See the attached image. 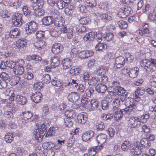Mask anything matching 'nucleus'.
<instances>
[{
	"label": "nucleus",
	"mask_w": 156,
	"mask_h": 156,
	"mask_svg": "<svg viewBox=\"0 0 156 156\" xmlns=\"http://www.w3.org/2000/svg\"><path fill=\"white\" fill-rule=\"evenodd\" d=\"M107 44L103 43L98 42L96 45L95 48L96 51H101L103 49H105L107 48Z\"/></svg>",
	"instance_id": "473e14b6"
},
{
	"label": "nucleus",
	"mask_w": 156,
	"mask_h": 156,
	"mask_svg": "<svg viewBox=\"0 0 156 156\" xmlns=\"http://www.w3.org/2000/svg\"><path fill=\"white\" fill-rule=\"evenodd\" d=\"M23 19L20 20H12V22L16 26L20 27L21 26L23 23Z\"/></svg>",
	"instance_id": "052dcab7"
},
{
	"label": "nucleus",
	"mask_w": 156,
	"mask_h": 156,
	"mask_svg": "<svg viewBox=\"0 0 156 156\" xmlns=\"http://www.w3.org/2000/svg\"><path fill=\"white\" fill-rule=\"evenodd\" d=\"M65 115L66 116V118H69L71 119L76 117V114L74 111L73 110L66 111L65 112Z\"/></svg>",
	"instance_id": "ea45409f"
},
{
	"label": "nucleus",
	"mask_w": 156,
	"mask_h": 156,
	"mask_svg": "<svg viewBox=\"0 0 156 156\" xmlns=\"http://www.w3.org/2000/svg\"><path fill=\"white\" fill-rule=\"evenodd\" d=\"M113 112L116 120H118L122 118L123 115L127 114L124 109H120L116 107L113 108Z\"/></svg>",
	"instance_id": "39448f33"
},
{
	"label": "nucleus",
	"mask_w": 156,
	"mask_h": 156,
	"mask_svg": "<svg viewBox=\"0 0 156 156\" xmlns=\"http://www.w3.org/2000/svg\"><path fill=\"white\" fill-rule=\"evenodd\" d=\"M19 30L17 28L12 29L9 32V36L11 38H18L20 35Z\"/></svg>",
	"instance_id": "5701e85b"
},
{
	"label": "nucleus",
	"mask_w": 156,
	"mask_h": 156,
	"mask_svg": "<svg viewBox=\"0 0 156 156\" xmlns=\"http://www.w3.org/2000/svg\"><path fill=\"white\" fill-rule=\"evenodd\" d=\"M139 69L138 67L131 69L129 72V76L132 78L136 77L139 73Z\"/></svg>",
	"instance_id": "bb28decb"
},
{
	"label": "nucleus",
	"mask_w": 156,
	"mask_h": 156,
	"mask_svg": "<svg viewBox=\"0 0 156 156\" xmlns=\"http://www.w3.org/2000/svg\"><path fill=\"white\" fill-rule=\"evenodd\" d=\"M45 42L43 40L37 41L34 43V45L37 49L41 50L44 48L45 46Z\"/></svg>",
	"instance_id": "c756f323"
},
{
	"label": "nucleus",
	"mask_w": 156,
	"mask_h": 156,
	"mask_svg": "<svg viewBox=\"0 0 156 156\" xmlns=\"http://www.w3.org/2000/svg\"><path fill=\"white\" fill-rule=\"evenodd\" d=\"M77 119L79 123L84 124L87 120V116L83 114L78 115L77 117Z\"/></svg>",
	"instance_id": "2f4dec72"
},
{
	"label": "nucleus",
	"mask_w": 156,
	"mask_h": 156,
	"mask_svg": "<svg viewBox=\"0 0 156 156\" xmlns=\"http://www.w3.org/2000/svg\"><path fill=\"white\" fill-rule=\"evenodd\" d=\"M90 22V20L87 17H84L80 18L79 20V23L82 25H86Z\"/></svg>",
	"instance_id": "8fccbe9b"
},
{
	"label": "nucleus",
	"mask_w": 156,
	"mask_h": 156,
	"mask_svg": "<svg viewBox=\"0 0 156 156\" xmlns=\"http://www.w3.org/2000/svg\"><path fill=\"white\" fill-rule=\"evenodd\" d=\"M65 2L62 0H58L56 2V5L59 9H62L65 7Z\"/></svg>",
	"instance_id": "13d9d810"
},
{
	"label": "nucleus",
	"mask_w": 156,
	"mask_h": 156,
	"mask_svg": "<svg viewBox=\"0 0 156 156\" xmlns=\"http://www.w3.org/2000/svg\"><path fill=\"white\" fill-rule=\"evenodd\" d=\"M27 41L25 39H19L16 42V46L18 48H23L27 45Z\"/></svg>",
	"instance_id": "cd10ccee"
},
{
	"label": "nucleus",
	"mask_w": 156,
	"mask_h": 156,
	"mask_svg": "<svg viewBox=\"0 0 156 156\" xmlns=\"http://www.w3.org/2000/svg\"><path fill=\"white\" fill-rule=\"evenodd\" d=\"M140 64L141 66L144 68L147 72L151 73L156 69V60L151 58L143 59L141 61Z\"/></svg>",
	"instance_id": "f03ea898"
},
{
	"label": "nucleus",
	"mask_w": 156,
	"mask_h": 156,
	"mask_svg": "<svg viewBox=\"0 0 156 156\" xmlns=\"http://www.w3.org/2000/svg\"><path fill=\"white\" fill-rule=\"evenodd\" d=\"M41 22L43 25L48 26L53 23L54 18L51 16H46L42 19Z\"/></svg>",
	"instance_id": "f3484780"
},
{
	"label": "nucleus",
	"mask_w": 156,
	"mask_h": 156,
	"mask_svg": "<svg viewBox=\"0 0 156 156\" xmlns=\"http://www.w3.org/2000/svg\"><path fill=\"white\" fill-rule=\"evenodd\" d=\"M58 130V128L54 126L51 127L47 132L45 135V137H47L49 136H51L55 134L57 130Z\"/></svg>",
	"instance_id": "7c9ffc66"
},
{
	"label": "nucleus",
	"mask_w": 156,
	"mask_h": 156,
	"mask_svg": "<svg viewBox=\"0 0 156 156\" xmlns=\"http://www.w3.org/2000/svg\"><path fill=\"white\" fill-rule=\"evenodd\" d=\"M128 124L131 128H135L140 125L139 118L137 117H132L128 121Z\"/></svg>",
	"instance_id": "6e6552de"
},
{
	"label": "nucleus",
	"mask_w": 156,
	"mask_h": 156,
	"mask_svg": "<svg viewBox=\"0 0 156 156\" xmlns=\"http://www.w3.org/2000/svg\"><path fill=\"white\" fill-rule=\"evenodd\" d=\"M85 4L87 6L90 7H94L96 5L94 0H87L85 1Z\"/></svg>",
	"instance_id": "603ef678"
},
{
	"label": "nucleus",
	"mask_w": 156,
	"mask_h": 156,
	"mask_svg": "<svg viewBox=\"0 0 156 156\" xmlns=\"http://www.w3.org/2000/svg\"><path fill=\"white\" fill-rule=\"evenodd\" d=\"M101 117L103 120H110L113 118V115L111 114H102L101 115Z\"/></svg>",
	"instance_id": "5fc2aeb1"
},
{
	"label": "nucleus",
	"mask_w": 156,
	"mask_h": 156,
	"mask_svg": "<svg viewBox=\"0 0 156 156\" xmlns=\"http://www.w3.org/2000/svg\"><path fill=\"white\" fill-rule=\"evenodd\" d=\"M63 47L60 43H55L52 46V52L55 54H60L63 50Z\"/></svg>",
	"instance_id": "1a4fd4ad"
},
{
	"label": "nucleus",
	"mask_w": 156,
	"mask_h": 156,
	"mask_svg": "<svg viewBox=\"0 0 156 156\" xmlns=\"http://www.w3.org/2000/svg\"><path fill=\"white\" fill-rule=\"evenodd\" d=\"M24 71L23 67L21 65H18L15 66L13 69L14 74L16 75H22Z\"/></svg>",
	"instance_id": "aec40b11"
},
{
	"label": "nucleus",
	"mask_w": 156,
	"mask_h": 156,
	"mask_svg": "<svg viewBox=\"0 0 156 156\" xmlns=\"http://www.w3.org/2000/svg\"><path fill=\"white\" fill-rule=\"evenodd\" d=\"M126 92H127L124 89L120 86L115 88V89L113 90V93L117 94L118 95H122Z\"/></svg>",
	"instance_id": "c9c22d12"
},
{
	"label": "nucleus",
	"mask_w": 156,
	"mask_h": 156,
	"mask_svg": "<svg viewBox=\"0 0 156 156\" xmlns=\"http://www.w3.org/2000/svg\"><path fill=\"white\" fill-rule=\"evenodd\" d=\"M20 79V78L19 77L15 76L10 80L9 81L10 82L12 86H14L18 83Z\"/></svg>",
	"instance_id": "79ce46f5"
},
{
	"label": "nucleus",
	"mask_w": 156,
	"mask_h": 156,
	"mask_svg": "<svg viewBox=\"0 0 156 156\" xmlns=\"http://www.w3.org/2000/svg\"><path fill=\"white\" fill-rule=\"evenodd\" d=\"M102 108L103 110H106L108 109L110 103L108 102L107 101L103 100L101 102Z\"/></svg>",
	"instance_id": "4d7b16f0"
},
{
	"label": "nucleus",
	"mask_w": 156,
	"mask_h": 156,
	"mask_svg": "<svg viewBox=\"0 0 156 156\" xmlns=\"http://www.w3.org/2000/svg\"><path fill=\"white\" fill-rule=\"evenodd\" d=\"M76 29L77 31L83 34L86 33L87 31L86 27L82 25L77 26Z\"/></svg>",
	"instance_id": "49530a36"
},
{
	"label": "nucleus",
	"mask_w": 156,
	"mask_h": 156,
	"mask_svg": "<svg viewBox=\"0 0 156 156\" xmlns=\"http://www.w3.org/2000/svg\"><path fill=\"white\" fill-rule=\"evenodd\" d=\"M21 118L26 120L30 119L33 116L32 113L29 111L25 112L21 114Z\"/></svg>",
	"instance_id": "c85d7f7f"
},
{
	"label": "nucleus",
	"mask_w": 156,
	"mask_h": 156,
	"mask_svg": "<svg viewBox=\"0 0 156 156\" xmlns=\"http://www.w3.org/2000/svg\"><path fill=\"white\" fill-rule=\"evenodd\" d=\"M121 101L119 100V98H116L114 100L112 103V105L113 108H118L120 105L121 104Z\"/></svg>",
	"instance_id": "e2e57ef3"
},
{
	"label": "nucleus",
	"mask_w": 156,
	"mask_h": 156,
	"mask_svg": "<svg viewBox=\"0 0 156 156\" xmlns=\"http://www.w3.org/2000/svg\"><path fill=\"white\" fill-rule=\"evenodd\" d=\"M114 34L113 33L109 32L106 34L104 38L107 41H109L113 40L114 38Z\"/></svg>",
	"instance_id": "bf43d9fd"
},
{
	"label": "nucleus",
	"mask_w": 156,
	"mask_h": 156,
	"mask_svg": "<svg viewBox=\"0 0 156 156\" xmlns=\"http://www.w3.org/2000/svg\"><path fill=\"white\" fill-rule=\"evenodd\" d=\"M98 105V101L95 99L90 100L89 105L88 107L91 111H93L96 109Z\"/></svg>",
	"instance_id": "393cba45"
},
{
	"label": "nucleus",
	"mask_w": 156,
	"mask_h": 156,
	"mask_svg": "<svg viewBox=\"0 0 156 156\" xmlns=\"http://www.w3.org/2000/svg\"><path fill=\"white\" fill-rule=\"evenodd\" d=\"M134 147V145L128 140H125L122 144L121 148L124 151H131Z\"/></svg>",
	"instance_id": "4468645a"
},
{
	"label": "nucleus",
	"mask_w": 156,
	"mask_h": 156,
	"mask_svg": "<svg viewBox=\"0 0 156 156\" xmlns=\"http://www.w3.org/2000/svg\"><path fill=\"white\" fill-rule=\"evenodd\" d=\"M130 151L133 156H137L141 153L142 148L140 146L134 145V147H133V148L131 149Z\"/></svg>",
	"instance_id": "6ab92c4d"
},
{
	"label": "nucleus",
	"mask_w": 156,
	"mask_h": 156,
	"mask_svg": "<svg viewBox=\"0 0 156 156\" xmlns=\"http://www.w3.org/2000/svg\"><path fill=\"white\" fill-rule=\"evenodd\" d=\"M64 12L65 14L69 16H73L74 14V7H69L65 8Z\"/></svg>",
	"instance_id": "4c0bfd02"
},
{
	"label": "nucleus",
	"mask_w": 156,
	"mask_h": 156,
	"mask_svg": "<svg viewBox=\"0 0 156 156\" xmlns=\"http://www.w3.org/2000/svg\"><path fill=\"white\" fill-rule=\"evenodd\" d=\"M16 100L19 104L23 105L25 104L27 101V99L25 97L19 95L16 96Z\"/></svg>",
	"instance_id": "72a5a7b5"
},
{
	"label": "nucleus",
	"mask_w": 156,
	"mask_h": 156,
	"mask_svg": "<svg viewBox=\"0 0 156 156\" xmlns=\"http://www.w3.org/2000/svg\"><path fill=\"white\" fill-rule=\"evenodd\" d=\"M62 64L63 69H67L71 67L72 62L70 59L66 58L63 60L62 61Z\"/></svg>",
	"instance_id": "a878e982"
},
{
	"label": "nucleus",
	"mask_w": 156,
	"mask_h": 156,
	"mask_svg": "<svg viewBox=\"0 0 156 156\" xmlns=\"http://www.w3.org/2000/svg\"><path fill=\"white\" fill-rule=\"evenodd\" d=\"M99 79L97 77H92L91 79H89L87 82L89 85L91 86H94L97 84Z\"/></svg>",
	"instance_id": "a19ab883"
},
{
	"label": "nucleus",
	"mask_w": 156,
	"mask_h": 156,
	"mask_svg": "<svg viewBox=\"0 0 156 156\" xmlns=\"http://www.w3.org/2000/svg\"><path fill=\"white\" fill-rule=\"evenodd\" d=\"M107 89V86L105 84L99 83L95 87V90L98 93H105Z\"/></svg>",
	"instance_id": "4be33fe9"
},
{
	"label": "nucleus",
	"mask_w": 156,
	"mask_h": 156,
	"mask_svg": "<svg viewBox=\"0 0 156 156\" xmlns=\"http://www.w3.org/2000/svg\"><path fill=\"white\" fill-rule=\"evenodd\" d=\"M125 104L126 107L123 109L124 111L127 113L128 115L133 114L135 110L134 105L129 98H128L125 100Z\"/></svg>",
	"instance_id": "7ed1b4c3"
},
{
	"label": "nucleus",
	"mask_w": 156,
	"mask_h": 156,
	"mask_svg": "<svg viewBox=\"0 0 156 156\" xmlns=\"http://www.w3.org/2000/svg\"><path fill=\"white\" fill-rule=\"evenodd\" d=\"M34 129V137L37 141L41 142L47 133V126L44 123L40 125L37 123L36 124V127Z\"/></svg>",
	"instance_id": "f257e3e1"
},
{
	"label": "nucleus",
	"mask_w": 156,
	"mask_h": 156,
	"mask_svg": "<svg viewBox=\"0 0 156 156\" xmlns=\"http://www.w3.org/2000/svg\"><path fill=\"white\" fill-rule=\"evenodd\" d=\"M93 15L96 17H100V20L105 23L107 22L112 20V17L110 15L105 13H102L99 12H97L96 13H94Z\"/></svg>",
	"instance_id": "423d86ee"
},
{
	"label": "nucleus",
	"mask_w": 156,
	"mask_h": 156,
	"mask_svg": "<svg viewBox=\"0 0 156 156\" xmlns=\"http://www.w3.org/2000/svg\"><path fill=\"white\" fill-rule=\"evenodd\" d=\"M64 124L68 127H71L73 124V122L71 119L69 118H66L64 119Z\"/></svg>",
	"instance_id": "864d4df0"
},
{
	"label": "nucleus",
	"mask_w": 156,
	"mask_h": 156,
	"mask_svg": "<svg viewBox=\"0 0 156 156\" xmlns=\"http://www.w3.org/2000/svg\"><path fill=\"white\" fill-rule=\"evenodd\" d=\"M45 13V12L44 10L41 9H38V10L37 11H35V12H34V14L35 16H41L44 15Z\"/></svg>",
	"instance_id": "338daca9"
},
{
	"label": "nucleus",
	"mask_w": 156,
	"mask_h": 156,
	"mask_svg": "<svg viewBox=\"0 0 156 156\" xmlns=\"http://www.w3.org/2000/svg\"><path fill=\"white\" fill-rule=\"evenodd\" d=\"M67 98L71 102H75L80 98V95L76 92H72L68 95Z\"/></svg>",
	"instance_id": "9b49d317"
},
{
	"label": "nucleus",
	"mask_w": 156,
	"mask_h": 156,
	"mask_svg": "<svg viewBox=\"0 0 156 156\" xmlns=\"http://www.w3.org/2000/svg\"><path fill=\"white\" fill-rule=\"evenodd\" d=\"M6 65L7 67L11 69H14L16 65V62L10 59L6 61Z\"/></svg>",
	"instance_id": "37998d69"
},
{
	"label": "nucleus",
	"mask_w": 156,
	"mask_h": 156,
	"mask_svg": "<svg viewBox=\"0 0 156 156\" xmlns=\"http://www.w3.org/2000/svg\"><path fill=\"white\" fill-rule=\"evenodd\" d=\"M118 24L121 29L126 28L127 27V23L122 20L118 21Z\"/></svg>",
	"instance_id": "0e129e2a"
},
{
	"label": "nucleus",
	"mask_w": 156,
	"mask_h": 156,
	"mask_svg": "<svg viewBox=\"0 0 156 156\" xmlns=\"http://www.w3.org/2000/svg\"><path fill=\"white\" fill-rule=\"evenodd\" d=\"M94 91V89L92 87H89L85 91L86 96L88 97H90L93 94Z\"/></svg>",
	"instance_id": "3c124183"
},
{
	"label": "nucleus",
	"mask_w": 156,
	"mask_h": 156,
	"mask_svg": "<svg viewBox=\"0 0 156 156\" xmlns=\"http://www.w3.org/2000/svg\"><path fill=\"white\" fill-rule=\"evenodd\" d=\"M42 80L44 83H49L51 80L50 76L48 74L44 75L42 78Z\"/></svg>",
	"instance_id": "680f3d73"
},
{
	"label": "nucleus",
	"mask_w": 156,
	"mask_h": 156,
	"mask_svg": "<svg viewBox=\"0 0 156 156\" xmlns=\"http://www.w3.org/2000/svg\"><path fill=\"white\" fill-rule=\"evenodd\" d=\"M125 58L122 56L117 57L115 59V64L114 67L115 69L120 68L125 63Z\"/></svg>",
	"instance_id": "9d476101"
},
{
	"label": "nucleus",
	"mask_w": 156,
	"mask_h": 156,
	"mask_svg": "<svg viewBox=\"0 0 156 156\" xmlns=\"http://www.w3.org/2000/svg\"><path fill=\"white\" fill-rule=\"evenodd\" d=\"M107 139L106 135L104 133L99 134L97 137L96 140L98 143L101 144L105 143Z\"/></svg>",
	"instance_id": "412c9836"
},
{
	"label": "nucleus",
	"mask_w": 156,
	"mask_h": 156,
	"mask_svg": "<svg viewBox=\"0 0 156 156\" xmlns=\"http://www.w3.org/2000/svg\"><path fill=\"white\" fill-rule=\"evenodd\" d=\"M94 132L92 130H89L83 134L82 136L83 141L86 142L89 140L94 135Z\"/></svg>",
	"instance_id": "2eb2a0df"
},
{
	"label": "nucleus",
	"mask_w": 156,
	"mask_h": 156,
	"mask_svg": "<svg viewBox=\"0 0 156 156\" xmlns=\"http://www.w3.org/2000/svg\"><path fill=\"white\" fill-rule=\"evenodd\" d=\"M12 20H20L23 19L22 18V15L18 13H16L12 14Z\"/></svg>",
	"instance_id": "6e6d98bb"
},
{
	"label": "nucleus",
	"mask_w": 156,
	"mask_h": 156,
	"mask_svg": "<svg viewBox=\"0 0 156 156\" xmlns=\"http://www.w3.org/2000/svg\"><path fill=\"white\" fill-rule=\"evenodd\" d=\"M54 25L57 27H60L63 24V21L61 17H56L54 20Z\"/></svg>",
	"instance_id": "f704fd0d"
},
{
	"label": "nucleus",
	"mask_w": 156,
	"mask_h": 156,
	"mask_svg": "<svg viewBox=\"0 0 156 156\" xmlns=\"http://www.w3.org/2000/svg\"><path fill=\"white\" fill-rule=\"evenodd\" d=\"M140 143L141 145L147 148L149 147L151 145V143L147 138H143L140 141Z\"/></svg>",
	"instance_id": "58836bf2"
},
{
	"label": "nucleus",
	"mask_w": 156,
	"mask_h": 156,
	"mask_svg": "<svg viewBox=\"0 0 156 156\" xmlns=\"http://www.w3.org/2000/svg\"><path fill=\"white\" fill-rule=\"evenodd\" d=\"M90 100H89L88 98H87L85 96L82 97L81 101L83 106L85 107H87L89 105Z\"/></svg>",
	"instance_id": "de8ad7c7"
},
{
	"label": "nucleus",
	"mask_w": 156,
	"mask_h": 156,
	"mask_svg": "<svg viewBox=\"0 0 156 156\" xmlns=\"http://www.w3.org/2000/svg\"><path fill=\"white\" fill-rule=\"evenodd\" d=\"M28 29L26 30L27 33L31 34L37 30L38 29L37 24L34 21H31L27 23Z\"/></svg>",
	"instance_id": "0eeeda50"
},
{
	"label": "nucleus",
	"mask_w": 156,
	"mask_h": 156,
	"mask_svg": "<svg viewBox=\"0 0 156 156\" xmlns=\"http://www.w3.org/2000/svg\"><path fill=\"white\" fill-rule=\"evenodd\" d=\"M125 55L126 61L128 62H131L133 61L134 59V57L133 56L131 55L129 53H126Z\"/></svg>",
	"instance_id": "69168bd1"
},
{
	"label": "nucleus",
	"mask_w": 156,
	"mask_h": 156,
	"mask_svg": "<svg viewBox=\"0 0 156 156\" xmlns=\"http://www.w3.org/2000/svg\"><path fill=\"white\" fill-rule=\"evenodd\" d=\"M94 54V52L92 51L88 50L80 52L78 55L81 59H85L92 56Z\"/></svg>",
	"instance_id": "f8f14e48"
},
{
	"label": "nucleus",
	"mask_w": 156,
	"mask_h": 156,
	"mask_svg": "<svg viewBox=\"0 0 156 156\" xmlns=\"http://www.w3.org/2000/svg\"><path fill=\"white\" fill-rule=\"evenodd\" d=\"M23 11L24 14L28 17L32 15L33 13L31 12L30 10L28 9L27 6H24L23 7Z\"/></svg>",
	"instance_id": "a18cd8bd"
},
{
	"label": "nucleus",
	"mask_w": 156,
	"mask_h": 156,
	"mask_svg": "<svg viewBox=\"0 0 156 156\" xmlns=\"http://www.w3.org/2000/svg\"><path fill=\"white\" fill-rule=\"evenodd\" d=\"M60 58L57 57H53L51 60V65L52 68H54L58 66L60 64Z\"/></svg>",
	"instance_id": "b1692460"
},
{
	"label": "nucleus",
	"mask_w": 156,
	"mask_h": 156,
	"mask_svg": "<svg viewBox=\"0 0 156 156\" xmlns=\"http://www.w3.org/2000/svg\"><path fill=\"white\" fill-rule=\"evenodd\" d=\"M34 75L32 72L30 71H26L24 74L23 77L28 80L32 79L34 77Z\"/></svg>",
	"instance_id": "c03bdc74"
},
{
	"label": "nucleus",
	"mask_w": 156,
	"mask_h": 156,
	"mask_svg": "<svg viewBox=\"0 0 156 156\" xmlns=\"http://www.w3.org/2000/svg\"><path fill=\"white\" fill-rule=\"evenodd\" d=\"M148 18L151 21H156V13L153 10L148 14Z\"/></svg>",
	"instance_id": "09e8293b"
},
{
	"label": "nucleus",
	"mask_w": 156,
	"mask_h": 156,
	"mask_svg": "<svg viewBox=\"0 0 156 156\" xmlns=\"http://www.w3.org/2000/svg\"><path fill=\"white\" fill-rule=\"evenodd\" d=\"M32 101L35 103L39 102L42 98V95L40 92H36L33 93L30 97Z\"/></svg>",
	"instance_id": "dca6fc26"
},
{
	"label": "nucleus",
	"mask_w": 156,
	"mask_h": 156,
	"mask_svg": "<svg viewBox=\"0 0 156 156\" xmlns=\"http://www.w3.org/2000/svg\"><path fill=\"white\" fill-rule=\"evenodd\" d=\"M131 10V8L130 6L125 5L124 7L119 10L118 15L120 18H125L130 14Z\"/></svg>",
	"instance_id": "20e7f679"
},
{
	"label": "nucleus",
	"mask_w": 156,
	"mask_h": 156,
	"mask_svg": "<svg viewBox=\"0 0 156 156\" xmlns=\"http://www.w3.org/2000/svg\"><path fill=\"white\" fill-rule=\"evenodd\" d=\"M145 90L143 87H137L135 92L133 94L134 96V98L136 101H139L140 100V98L139 96L143 95L145 92Z\"/></svg>",
	"instance_id": "ddd939ff"
},
{
	"label": "nucleus",
	"mask_w": 156,
	"mask_h": 156,
	"mask_svg": "<svg viewBox=\"0 0 156 156\" xmlns=\"http://www.w3.org/2000/svg\"><path fill=\"white\" fill-rule=\"evenodd\" d=\"M5 141L7 143H11L14 140L13 134L10 133H7L4 137Z\"/></svg>",
	"instance_id": "e433bc0d"
},
{
	"label": "nucleus",
	"mask_w": 156,
	"mask_h": 156,
	"mask_svg": "<svg viewBox=\"0 0 156 156\" xmlns=\"http://www.w3.org/2000/svg\"><path fill=\"white\" fill-rule=\"evenodd\" d=\"M97 34V33L96 32H90L86 34L83 37V40L86 41H94L95 36Z\"/></svg>",
	"instance_id": "a211bd4d"
},
{
	"label": "nucleus",
	"mask_w": 156,
	"mask_h": 156,
	"mask_svg": "<svg viewBox=\"0 0 156 156\" xmlns=\"http://www.w3.org/2000/svg\"><path fill=\"white\" fill-rule=\"evenodd\" d=\"M73 136L70 137L67 141V145L69 147H71L74 144V139L73 138Z\"/></svg>",
	"instance_id": "774afa93"
}]
</instances>
